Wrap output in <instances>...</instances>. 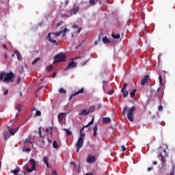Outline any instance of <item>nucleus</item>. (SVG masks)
<instances>
[{
	"mask_svg": "<svg viewBox=\"0 0 175 175\" xmlns=\"http://www.w3.org/2000/svg\"><path fill=\"white\" fill-rule=\"evenodd\" d=\"M170 175H174V172H171Z\"/></svg>",
	"mask_w": 175,
	"mask_h": 175,
	"instance_id": "nucleus-64",
	"label": "nucleus"
},
{
	"mask_svg": "<svg viewBox=\"0 0 175 175\" xmlns=\"http://www.w3.org/2000/svg\"><path fill=\"white\" fill-rule=\"evenodd\" d=\"M158 110L159 111H162V110H163V107H162V105L159 106Z\"/></svg>",
	"mask_w": 175,
	"mask_h": 175,
	"instance_id": "nucleus-45",
	"label": "nucleus"
},
{
	"mask_svg": "<svg viewBox=\"0 0 175 175\" xmlns=\"http://www.w3.org/2000/svg\"><path fill=\"white\" fill-rule=\"evenodd\" d=\"M97 132H98V124H96L93 129V135L94 137H96V136L98 135Z\"/></svg>",
	"mask_w": 175,
	"mask_h": 175,
	"instance_id": "nucleus-13",
	"label": "nucleus"
},
{
	"mask_svg": "<svg viewBox=\"0 0 175 175\" xmlns=\"http://www.w3.org/2000/svg\"><path fill=\"white\" fill-rule=\"evenodd\" d=\"M36 116H37V117H40V116H42V112H40V111H36Z\"/></svg>",
	"mask_w": 175,
	"mask_h": 175,
	"instance_id": "nucleus-39",
	"label": "nucleus"
},
{
	"mask_svg": "<svg viewBox=\"0 0 175 175\" xmlns=\"http://www.w3.org/2000/svg\"><path fill=\"white\" fill-rule=\"evenodd\" d=\"M103 84H107V81H103Z\"/></svg>",
	"mask_w": 175,
	"mask_h": 175,
	"instance_id": "nucleus-63",
	"label": "nucleus"
},
{
	"mask_svg": "<svg viewBox=\"0 0 175 175\" xmlns=\"http://www.w3.org/2000/svg\"><path fill=\"white\" fill-rule=\"evenodd\" d=\"M53 68H54V66H53V64L47 66L46 68V70H47V72H51V70H53Z\"/></svg>",
	"mask_w": 175,
	"mask_h": 175,
	"instance_id": "nucleus-23",
	"label": "nucleus"
},
{
	"mask_svg": "<svg viewBox=\"0 0 175 175\" xmlns=\"http://www.w3.org/2000/svg\"><path fill=\"white\" fill-rule=\"evenodd\" d=\"M77 66V64L75 63L74 61L70 62L67 67L64 69V70H68V69H72L73 68H76Z\"/></svg>",
	"mask_w": 175,
	"mask_h": 175,
	"instance_id": "nucleus-8",
	"label": "nucleus"
},
{
	"mask_svg": "<svg viewBox=\"0 0 175 175\" xmlns=\"http://www.w3.org/2000/svg\"><path fill=\"white\" fill-rule=\"evenodd\" d=\"M55 76H57V72H53L52 75V77L54 79V77H55Z\"/></svg>",
	"mask_w": 175,
	"mask_h": 175,
	"instance_id": "nucleus-54",
	"label": "nucleus"
},
{
	"mask_svg": "<svg viewBox=\"0 0 175 175\" xmlns=\"http://www.w3.org/2000/svg\"><path fill=\"white\" fill-rule=\"evenodd\" d=\"M160 157H161V162H166V161L165 160V157H163L162 153L161 152H159L158 158H159Z\"/></svg>",
	"mask_w": 175,
	"mask_h": 175,
	"instance_id": "nucleus-18",
	"label": "nucleus"
},
{
	"mask_svg": "<svg viewBox=\"0 0 175 175\" xmlns=\"http://www.w3.org/2000/svg\"><path fill=\"white\" fill-rule=\"evenodd\" d=\"M150 170H152V167H148V172H150Z\"/></svg>",
	"mask_w": 175,
	"mask_h": 175,
	"instance_id": "nucleus-60",
	"label": "nucleus"
},
{
	"mask_svg": "<svg viewBox=\"0 0 175 175\" xmlns=\"http://www.w3.org/2000/svg\"><path fill=\"white\" fill-rule=\"evenodd\" d=\"M72 28H75L76 29H77V28H79V26H77V25H74L72 26Z\"/></svg>",
	"mask_w": 175,
	"mask_h": 175,
	"instance_id": "nucleus-56",
	"label": "nucleus"
},
{
	"mask_svg": "<svg viewBox=\"0 0 175 175\" xmlns=\"http://www.w3.org/2000/svg\"><path fill=\"white\" fill-rule=\"evenodd\" d=\"M152 164H153V165H158V163H157V161H153V162H152Z\"/></svg>",
	"mask_w": 175,
	"mask_h": 175,
	"instance_id": "nucleus-61",
	"label": "nucleus"
},
{
	"mask_svg": "<svg viewBox=\"0 0 175 175\" xmlns=\"http://www.w3.org/2000/svg\"><path fill=\"white\" fill-rule=\"evenodd\" d=\"M49 42H51V43L55 44V46H58V43L57 42V40H50Z\"/></svg>",
	"mask_w": 175,
	"mask_h": 175,
	"instance_id": "nucleus-37",
	"label": "nucleus"
},
{
	"mask_svg": "<svg viewBox=\"0 0 175 175\" xmlns=\"http://www.w3.org/2000/svg\"><path fill=\"white\" fill-rule=\"evenodd\" d=\"M102 107V105L100 104H98V110H99V109Z\"/></svg>",
	"mask_w": 175,
	"mask_h": 175,
	"instance_id": "nucleus-62",
	"label": "nucleus"
},
{
	"mask_svg": "<svg viewBox=\"0 0 175 175\" xmlns=\"http://www.w3.org/2000/svg\"><path fill=\"white\" fill-rule=\"evenodd\" d=\"M121 148H122V151H123V152L125 151V146L124 145H122L121 146Z\"/></svg>",
	"mask_w": 175,
	"mask_h": 175,
	"instance_id": "nucleus-52",
	"label": "nucleus"
},
{
	"mask_svg": "<svg viewBox=\"0 0 175 175\" xmlns=\"http://www.w3.org/2000/svg\"><path fill=\"white\" fill-rule=\"evenodd\" d=\"M42 146H44V144H46V140L44 139V137H42Z\"/></svg>",
	"mask_w": 175,
	"mask_h": 175,
	"instance_id": "nucleus-44",
	"label": "nucleus"
},
{
	"mask_svg": "<svg viewBox=\"0 0 175 175\" xmlns=\"http://www.w3.org/2000/svg\"><path fill=\"white\" fill-rule=\"evenodd\" d=\"M163 152L165 153V157L167 156V152H166V149H163Z\"/></svg>",
	"mask_w": 175,
	"mask_h": 175,
	"instance_id": "nucleus-55",
	"label": "nucleus"
},
{
	"mask_svg": "<svg viewBox=\"0 0 175 175\" xmlns=\"http://www.w3.org/2000/svg\"><path fill=\"white\" fill-rule=\"evenodd\" d=\"M126 87H128V83H125L122 86V90H125V88H126Z\"/></svg>",
	"mask_w": 175,
	"mask_h": 175,
	"instance_id": "nucleus-40",
	"label": "nucleus"
},
{
	"mask_svg": "<svg viewBox=\"0 0 175 175\" xmlns=\"http://www.w3.org/2000/svg\"><path fill=\"white\" fill-rule=\"evenodd\" d=\"M84 145V140L81 139V138H78V141L76 144V147H77V152H79L80 151V148L83 147Z\"/></svg>",
	"mask_w": 175,
	"mask_h": 175,
	"instance_id": "nucleus-5",
	"label": "nucleus"
},
{
	"mask_svg": "<svg viewBox=\"0 0 175 175\" xmlns=\"http://www.w3.org/2000/svg\"><path fill=\"white\" fill-rule=\"evenodd\" d=\"M3 136L5 139V140H8L9 139V137H10V135H9V133L8 131L3 132Z\"/></svg>",
	"mask_w": 175,
	"mask_h": 175,
	"instance_id": "nucleus-20",
	"label": "nucleus"
},
{
	"mask_svg": "<svg viewBox=\"0 0 175 175\" xmlns=\"http://www.w3.org/2000/svg\"><path fill=\"white\" fill-rule=\"evenodd\" d=\"M8 94H9V90H5L4 92V95H8Z\"/></svg>",
	"mask_w": 175,
	"mask_h": 175,
	"instance_id": "nucleus-57",
	"label": "nucleus"
},
{
	"mask_svg": "<svg viewBox=\"0 0 175 175\" xmlns=\"http://www.w3.org/2000/svg\"><path fill=\"white\" fill-rule=\"evenodd\" d=\"M107 94L108 95H113V94H114V89H112L111 90H109Z\"/></svg>",
	"mask_w": 175,
	"mask_h": 175,
	"instance_id": "nucleus-38",
	"label": "nucleus"
},
{
	"mask_svg": "<svg viewBox=\"0 0 175 175\" xmlns=\"http://www.w3.org/2000/svg\"><path fill=\"white\" fill-rule=\"evenodd\" d=\"M59 92L60 94H66V90L64 88H59Z\"/></svg>",
	"mask_w": 175,
	"mask_h": 175,
	"instance_id": "nucleus-34",
	"label": "nucleus"
},
{
	"mask_svg": "<svg viewBox=\"0 0 175 175\" xmlns=\"http://www.w3.org/2000/svg\"><path fill=\"white\" fill-rule=\"evenodd\" d=\"M109 122H111V119H110V118L106 117L103 118V124H109Z\"/></svg>",
	"mask_w": 175,
	"mask_h": 175,
	"instance_id": "nucleus-14",
	"label": "nucleus"
},
{
	"mask_svg": "<svg viewBox=\"0 0 175 175\" xmlns=\"http://www.w3.org/2000/svg\"><path fill=\"white\" fill-rule=\"evenodd\" d=\"M88 111H89V113H94V111H95V107L94 106L90 107Z\"/></svg>",
	"mask_w": 175,
	"mask_h": 175,
	"instance_id": "nucleus-30",
	"label": "nucleus"
},
{
	"mask_svg": "<svg viewBox=\"0 0 175 175\" xmlns=\"http://www.w3.org/2000/svg\"><path fill=\"white\" fill-rule=\"evenodd\" d=\"M15 109L20 113L23 109V105L21 104H16L15 106Z\"/></svg>",
	"mask_w": 175,
	"mask_h": 175,
	"instance_id": "nucleus-16",
	"label": "nucleus"
},
{
	"mask_svg": "<svg viewBox=\"0 0 175 175\" xmlns=\"http://www.w3.org/2000/svg\"><path fill=\"white\" fill-rule=\"evenodd\" d=\"M29 162L32 165L31 169H29V165H25V169L28 173H32L33 170H36V161L33 159H31Z\"/></svg>",
	"mask_w": 175,
	"mask_h": 175,
	"instance_id": "nucleus-2",
	"label": "nucleus"
},
{
	"mask_svg": "<svg viewBox=\"0 0 175 175\" xmlns=\"http://www.w3.org/2000/svg\"><path fill=\"white\" fill-rule=\"evenodd\" d=\"M66 32H68V29L64 28V31H60L59 32L52 33V35H55L56 37L59 36L61 33H63V38L66 35Z\"/></svg>",
	"mask_w": 175,
	"mask_h": 175,
	"instance_id": "nucleus-7",
	"label": "nucleus"
},
{
	"mask_svg": "<svg viewBox=\"0 0 175 175\" xmlns=\"http://www.w3.org/2000/svg\"><path fill=\"white\" fill-rule=\"evenodd\" d=\"M51 174L58 175V174L57 173V171H55V170H52V173H51Z\"/></svg>",
	"mask_w": 175,
	"mask_h": 175,
	"instance_id": "nucleus-46",
	"label": "nucleus"
},
{
	"mask_svg": "<svg viewBox=\"0 0 175 175\" xmlns=\"http://www.w3.org/2000/svg\"><path fill=\"white\" fill-rule=\"evenodd\" d=\"M94 118L93 117L92 120L86 126H85V128H88V126H90V125H92V124H94Z\"/></svg>",
	"mask_w": 175,
	"mask_h": 175,
	"instance_id": "nucleus-26",
	"label": "nucleus"
},
{
	"mask_svg": "<svg viewBox=\"0 0 175 175\" xmlns=\"http://www.w3.org/2000/svg\"><path fill=\"white\" fill-rule=\"evenodd\" d=\"M85 129V126H83L80 130V133H83V131Z\"/></svg>",
	"mask_w": 175,
	"mask_h": 175,
	"instance_id": "nucleus-51",
	"label": "nucleus"
},
{
	"mask_svg": "<svg viewBox=\"0 0 175 175\" xmlns=\"http://www.w3.org/2000/svg\"><path fill=\"white\" fill-rule=\"evenodd\" d=\"M38 61H40V57H36L34 59V60L31 62V65H36Z\"/></svg>",
	"mask_w": 175,
	"mask_h": 175,
	"instance_id": "nucleus-24",
	"label": "nucleus"
},
{
	"mask_svg": "<svg viewBox=\"0 0 175 175\" xmlns=\"http://www.w3.org/2000/svg\"><path fill=\"white\" fill-rule=\"evenodd\" d=\"M65 59H66V56H65L64 53H60L54 57L53 64H57V62H64Z\"/></svg>",
	"mask_w": 175,
	"mask_h": 175,
	"instance_id": "nucleus-3",
	"label": "nucleus"
},
{
	"mask_svg": "<svg viewBox=\"0 0 175 175\" xmlns=\"http://www.w3.org/2000/svg\"><path fill=\"white\" fill-rule=\"evenodd\" d=\"M53 148H58V144H57V142L54 141L53 142Z\"/></svg>",
	"mask_w": 175,
	"mask_h": 175,
	"instance_id": "nucleus-36",
	"label": "nucleus"
},
{
	"mask_svg": "<svg viewBox=\"0 0 175 175\" xmlns=\"http://www.w3.org/2000/svg\"><path fill=\"white\" fill-rule=\"evenodd\" d=\"M18 72L19 73H23L24 72V67H23V66H20L18 67Z\"/></svg>",
	"mask_w": 175,
	"mask_h": 175,
	"instance_id": "nucleus-33",
	"label": "nucleus"
},
{
	"mask_svg": "<svg viewBox=\"0 0 175 175\" xmlns=\"http://www.w3.org/2000/svg\"><path fill=\"white\" fill-rule=\"evenodd\" d=\"M18 170H20V167H16L15 170H11V173L17 175V174L18 173Z\"/></svg>",
	"mask_w": 175,
	"mask_h": 175,
	"instance_id": "nucleus-25",
	"label": "nucleus"
},
{
	"mask_svg": "<svg viewBox=\"0 0 175 175\" xmlns=\"http://www.w3.org/2000/svg\"><path fill=\"white\" fill-rule=\"evenodd\" d=\"M3 49H5V50H7V49H8V48H7V46H6V45H5V44H3Z\"/></svg>",
	"mask_w": 175,
	"mask_h": 175,
	"instance_id": "nucleus-59",
	"label": "nucleus"
},
{
	"mask_svg": "<svg viewBox=\"0 0 175 175\" xmlns=\"http://www.w3.org/2000/svg\"><path fill=\"white\" fill-rule=\"evenodd\" d=\"M65 117H66V113H60L57 116L59 122H61Z\"/></svg>",
	"mask_w": 175,
	"mask_h": 175,
	"instance_id": "nucleus-12",
	"label": "nucleus"
},
{
	"mask_svg": "<svg viewBox=\"0 0 175 175\" xmlns=\"http://www.w3.org/2000/svg\"><path fill=\"white\" fill-rule=\"evenodd\" d=\"M38 135H39V136H40V138L43 137L42 136V129H39Z\"/></svg>",
	"mask_w": 175,
	"mask_h": 175,
	"instance_id": "nucleus-42",
	"label": "nucleus"
},
{
	"mask_svg": "<svg viewBox=\"0 0 175 175\" xmlns=\"http://www.w3.org/2000/svg\"><path fill=\"white\" fill-rule=\"evenodd\" d=\"M80 137H79V139H81V140H84V137H85V134L83 133H80Z\"/></svg>",
	"mask_w": 175,
	"mask_h": 175,
	"instance_id": "nucleus-35",
	"label": "nucleus"
},
{
	"mask_svg": "<svg viewBox=\"0 0 175 175\" xmlns=\"http://www.w3.org/2000/svg\"><path fill=\"white\" fill-rule=\"evenodd\" d=\"M15 54L16 55L18 61H21V59H23V57H21V55L20 54V53H18V51H15Z\"/></svg>",
	"mask_w": 175,
	"mask_h": 175,
	"instance_id": "nucleus-22",
	"label": "nucleus"
},
{
	"mask_svg": "<svg viewBox=\"0 0 175 175\" xmlns=\"http://www.w3.org/2000/svg\"><path fill=\"white\" fill-rule=\"evenodd\" d=\"M103 2H106V0H89V5L94 6V5H96L97 3H98L100 5H102Z\"/></svg>",
	"mask_w": 175,
	"mask_h": 175,
	"instance_id": "nucleus-6",
	"label": "nucleus"
},
{
	"mask_svg": "<svg viewBox=\"0 0 175 175\" xmlns=\"http://www.w3.org/2000/svg\"><path fill=\"white\" fill-rule=\"evenodd\" d=\"M111 36L113 39H120V38H121V36L120 34L115 35L112 33Z\"/></svg>",
	"mask_w": 175,
	"mask_h": 175,
	"instance_id": "nucleus-31",
	"label": "nucleus"
},
{
	"mask_svg": "<svg viewBox=\"0 0 175 175\" xmlns=\"http://www.w3.org/2000/svg\"><path fill=\"white\" fill-rule=\"evenodd\" d=\"M21 81V78L20 77H18L17 84H20Z\"/></svg>",
	"mask_w": 175,
	"mask_h": 175,
	"instance_id": "nucleus-48",
	"label": "nucleus"
},
{
	"mask_svg": "<svg viewBox=\"0 0 175 175\" xmlns=\"http://www.w3.org/2000/svg\"><path fill=\"white\" fill-rule=\"evenodd\" d=\"M70 163L71 165H74V167H76V163H75V162L72 161Z\"/></svg>",
	"mask_w": 175,
	"mask_h": 175,
	"instance_id": "nucleus-58",
	"label": "nucleus"
},
{
	"mask_svg": "<svg viewBox=\"0 0 175 175\" xmlns=\"http://www.w3.org/2000/svg\"><path fill=\"white\" fill-rule=\"evenodd\" d=\"M103 43H110V40H109V38H107V37H104L103 38Z\"/></svg>",
	"mask_w": 175,
	"mask_h": 175,
	"instance_id": "nucleus-27",
	"label": "nucleus"
},
{
	"mask_svg": "<svg viewBox=\"0 0 175 175\" xmlns=\"http://www.w3.org/2000/svg\"><path fill=\"white\" fill-rule=\"evenodd\" d=\"M84 92V88H81V90H78L77 92L72 94L69 100H70V99H72V98H73V96H77V95H79V94H83Z\"/></svg>",
	"mask_w": 175,
	"mask_h": 175,
	"instance_id": "nucleus-9",
	"label": "nucleus"
},
{
	"mask_svg": "<svg viewBox=\"0 0 175 175\" xmlns=\"http://www.w3.org/2000/svg\"><path fill=\"white\" fill-rule=\"evenodd\" d=\"M90 59L86 60L85 62L83 63L82 66H84V65H87V62H88Z\"/></svg>",
	"mask_w": 175,
	"mask_h": 175,
	"instance_id": "nucleus-50",
	"label": "nucleus"
},
{
	"mask_svg": "<svg viewBox=\"0 0 175 175\" xmlns=\"http://www.w3.org/2000/svg\"><path fill=\"white\" fill-rule=\"evenodd\" d=\"M8 131H9V133H10V135H12V136H14V135H15L16 132H17L18 131V127H16L14 131H13V129H12L10 128V126H8L7 127Z\"/></svg>",
	"mask_w": 175,
	"mask_h": 175,
	"instance_id": "nucleus-10",
	"label": "nucleus"
},
{
	"mask_svg": "<svg viewBox=\"0 0 175 175\" xmlns=\"http://www.w3.org/2000/svg\"><path fill=\"white\" fill-rule=\"evenodd\" d=\"M136 91H137L136 89H133L132 92H130V95L131 98H133V96H135V94H136Z\"/></svg>",
	"mask_w": 175,
	"mask_h": 175,
	"instance_id": "nucleus-28",
	"label": "nucleus"
},
{
	"mask_svg": "<svg viewBox=\"0 0 175 175\" xmlns=\"http://www.w3.org/2000/svg\"><path fill=\"white\" fill-rule=\"evenodd\" d=\"M102 38H103V33L100 32L98 36V42H100Z\"/></svg>",
	"mask_w": 175,
	"mask_h": 175,
	"instance_id": "nucleus-29",
	"label": "nucleus"
},
{
	"mask_svg": "<svg viewBox=\"0 0 175 175\" xmlns=\"http://www.w3.org/2000/svg\"><path fill=\"white\" fill-rule=\"evenodd\" d=\"M148 79H150V77L148 75H146L141 81V85H146V84L148 83Z\"/></svg>",
	"mask_w": 175,
	"mask_h": 175,
	"instance_id": "nucleus-11",
	"label": "nucleus"
},
{
	"mask_svg": "<svg viewBox=\"0 0 175 175\" xmlns=\"http://www.w3.org/2000/svg\"><path fill=\"white\" fill-rule=\"evenodd\" d=\"M64 131L66 132V135H68V136H70V135H72V131H69L68 129H64Z\"/></svg>",
	"mask_w": 175,
	"mask_h": 175,
	"instance_id": "nucleus-32",
	"label": "nucleus"
},
{
	"mask_svg": "<svg viewBox=\"0 0 175 175\" xmlns=\"http://www.w3.org/2000/svg\"><path fill=\"white\" fill-rule=\"evenodd\" d=\"M47 38L49 40V42H50V40H51V33H49L48 36H47Z\"/></svg>",
	"mask_w": 175,
	"mask_h": 175,
	"instance_id": "nucleus-43",
	"label": "nucleus"
},
{
	"mask_svg": "<svg viewBox=\"0 0 175 175\" xmlns=\"http://www.w3.org/2000/svg\"><path fill=\"white\" fill-rule=\"evenodd\" d=\"M88 114H90V111L88 110L83 109L79 113V116H88Z\"/></svg>",
	"mask_w": 175,
	"mask_h": 175,
	"instance_id": "nucleus-15",
	"label": "nucleus"
},
{
	"mask_svg": "<svg viewBox=\"0 0 175 175\" xmlns=\"http://www.w3.org/2000/svg\"><path fill=\"white\" fill-rule=\"evenodd\" d=\"M23 151H27V152H29V151H31L30 148H25L23 149Z\"/></svg>",
	"mask_w": 175,
	"mask_h": 175,
	"instance_id": "nucleus-49",
	"label": "nucleus"
},
{
	"mask_svg": "<svg viewBox=\"0 0 175 175\" xmlns=\"http://www.w3.org/2000/svg\"><path fill=\"white\" fill-rule=\"evenodd\" d=\"M46 139L48 140L49 144H51V140L49 138V137H46Z\"/></svg>",
	"mask_w": 175,
	"mask_h": 175,
	"instance_id": "nucleus-53",
	"label": "nucleus"
},
{
	"mask_svg": "<svg viewBox=\"0 0 175 175\" xmlns=\"http://www.w3.org/2000/svg\"><path fill=\"white\" fill-rule=\"evenodd\" d=\"M43 162L46 165V167L49 168V158L47 157L43 158Z\"/></svg>",
	"mask_w": 175,
	"mask_h": 175,
	"instance_id": "nucleus-19",
	"label": "nucleus"
},
{
	"mask_svg": "<svg viewBox=\"0 0 175 175\" xmlns=\"http://www.w3.org/2000/svg\"><path fill=\"white\" fill-rule=\"evenodd\" d=\"M121 92L123 95V98H126V96H128V94H129V92H128V90H121Z\"/></svg>",
	"mask_w": 175,
	"mask_h": 175,
	"instance_id": "nucleus-21",
	"label": "nucleus"
},
{
	"mask_svg": "<svg viewBox=\"0 0 175 175\" xmlns=\"http://www.w3.org/2000/svg\"><path fill=\"white\" fill-rule=\"evenodd\" d=\"M78 12H79V8L75 7L70 11V13L71 14H76Z\"/></svg>",
	"mask_w": 175,
	"mask_h": 175,
	"instance_id": "nucleus-17",
	"label": "nucleus"
},
{
	"mask_svg": "<svg viewBox=\"0 0 175 175\" xmlns=\"http://www.w3.org/2000/svg\"><path fill=\"white\" fill-rule=\"evenodd\" d=\"M159 80L160 84H162V75H161V74H159Z\"/></svg>",
	"mask_w": 175,
	"mask_h": 175,
	"instance_id": "nucleus-41",
	"label": "nucleus"
},
{
	"mask_svg": "<svg viewBox=\"0 0 175 175\" xmlns=\"http://www.w3.org/2000/svg\"><path fill=\"white\" fill-rule=\"evenodd\" d=\"M135 111H136V107L133 106L131 108L128 109V107H124L122 111V116H125L126 113L127 114V118L129 121L131 122H133V116L135 114Z\"/></svg>",
	"mask_w": 175,
	"mask_h": 175,
	"instance_id": "nucleus-1",
	"label": "nucleus"
},
{
	"mask_svg": "<svg viewBox=\"0 0 175 175\" xmlns=\"http://www.w3.org/2000/svg\"><path fill=\"white\" fill-rule=\"evenodd\" d=\"M86 162L88 163H95L96 162V156L89 154L87 157Z\"/></svg>",
	"mask_w": 175,
	"mask_h": 175,
	"instance_id": "nucleus-4",
	"label": "nucleus"
},
{
	"mask_svg": "<svg viewBox=\"0 0 175 175\" xmlns=\"http://www.w3.org/2000/svg\"><path fill=\"white\" fill-rule=\"evenodd\" d=\"M61 17H69V15L66 14H62Z\"/></svg>",
	"mask_w": 175,
	"mask_h": 175,
	"instance_id": "nucleus-47",
	"label": "nucleus"
}]
</instances>
